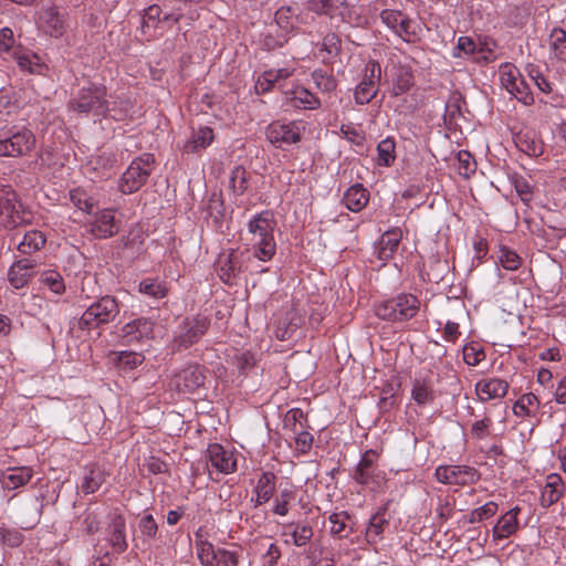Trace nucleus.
<instances>
[{
	"mask_svg": "<svg viewBox=\"0 0 566 566\" xmlns=\"http://www.w3.org/2000/svg\"><path fill=\"white\" fill-rule=\"evenodd\" d=\"M275 228L276 220L274 214L270 211L260 212L254 216L248 224L253 255L262 262L270 261L276 252V242L274 239Z\"/></svg>",
	"mask_w": 566,
	"mask_h": 566,
	"instance_id": "obj_1",
	"label": "nucleus"
},
{
	"mask_svg": "<svg viewBox=\"0 0 566 566\" xmlns=\"http://www.w3.org/2000/svg\"><path fill=\"white\" fill-rule=\"evenodd\" d=\"M421 302L413 294L401 293L390 300L380 302L375 307V314L386 321L405 322L415 317Z\"/></svg>",
	"mask_w": 566,
	"mask_h": 566,
	"instance_id": "obj_2",
	"label": "nucleus"
},
{
	"mask_svg": "<svg viewBox=\"0 0 566 566\" xmlns=\"http://www.w3.org/2000/svg\"><path fill=\"white\" fill-rule=\"evenodd\" d=\"M70 107L77 113L104 115L108 111L106 87L93 83L83 86L70 101Z\"/></svg>",
	"mask_w": 566,
	"mask_h": 566,
	"instance_id": "obj_3",
	"label": "nucleus"
},
{
	"mask_svg": "<svg viewBox=\"0 0 566 566\" xmlns=\"http://www.w3.org/2000/svg\"><path fill=\"white\" fill-rule=\"evenodd\" d=\"M32 219V212L17 199L11 189L3 188L0 190V224L13 229L31 223Z\"/></svg>",
	"mask_w": 566,
	"mask_h": 566,
	"instance_id": "obj_4",
	"label": "nucleus"
},
{
	"mask_svg": "<svg viewBox=\"0 0 566 566\" xmlns=\"http://www.w3.org/2000/svg\"><path fill=\"white\" fill-rule=\"evenodd\" d=\"M154 165L155 157L153 154H143L135 158L119 179V191L125 195L137 191L149 178Z\"/></svg>",
	"mask_w": 566,
	"mask_h": 566,
	"instance_id": "obj_5",
	"label": "nucleus"
},
{
	"mask_svg": "<svg viewBox=\"0 0 566 566\" xmlns=\"http://www.w3.org/2000/svg\"><path fill=\"white\" fill-rule=\"evenodd\" d=\"M34 146L35 136L25 127H11L0 134V156H25Z\"/></svg>",
	"mask_w": 566,
	"mask_h": 566,
	"instance_id": "obj_6",
	"label": "nucleus"
},
{
	"mask_svg": "<svg viewBox=\"0 0 566 566\" xmlns=\"http://www.w3.org/2000/svg\"><path fill=\"white\" fill-rule=\"evenodd\" d=\"M119 305L115 297L106 295L90 305L82 314L78 325L81 328H95L107 324L118 315Z\"/></svg>",
	"mask_w": 566,
	"mask_h": 566,
	"instance_id": "obj_7",
	"label": "nucleus"
},
{
	"mask_svg": "<svg viewBox=\"0 0 566 566\" xmlns=\"http://www.w3.org/2000/svg\"><path fill=\"white\" fill-rule=\"evenodd\" d=\"M210 321L202 315L187 317L178 327L172 340L174 350L187 349L196 344L208 331Z\"/></svg>",
	"mask_w": 566,
	"mask_h": 566,
	"instance_id": "obj_8",
	"label": "nucleus"
},
{
	"mask_svg": "<svg viewBox=\"0 0 566 566\" xmlns=\"http://www.w3.org/2000/svg\"><path fill=\"white\" fill-rule=\"evenodd\" d=\"M381 67L377 61H369L365 66L364 77L354 92L355 102L368 104L378 93Z\"/></svg>",
	"mask_w": 566,
	"mask_h": 566,
	"instance_id": "obj_9",
	"label": "nucleus"
},
{
	"mask_svg": "<svg viewBox=\"0 0 566 566\" xmlns=\"http://www.w3.org/2000/svg\"><path fill=\"white\" fill-rule=\"evenodd\" d=\"M434 476L440 483L463 486L476 483L481 474L475 468L469 465H439Z\"/></svg>",
	"mask_w": 566,
	"mask_h": 566,
	"instance_id": "obj_10",
	"label": "nucleus"
},
{
	"mask_svg": "<svg viewBox=\"0 0 566 566\" xmlns=\"http://www.w3.org/2000/svg\"><path fill=\"white\" fill-rule=\"evenodd\" d=\"M381 22L406 42L416 36L415 23L399 10L385 9L380 12Z\"/></svg>",
	"mask_w": 566,
	"mask_h": 566,
	"instance_id": "obj_11",
	"label": "nucleus"
},
{
	"mask_svg": "<svg viewBox=\"0 0 566 566\" xmlns=\"http://www.w3.org/2000/svg\"><path fill=\"white\" fill-rule=\"evenodd\" d=\"M205 380L203 368L199 365H189L174 375L170 387L180 392L190 394L199 389Z\"/></svg>",
	"mask_w": 566,
	"mask_h": 566,
	"instance_id": "obj_12",
	"label": "nucleus"
},
{
	"mask_svg": "<svg viewBox=\"0 0 566 566\" xmlns=\"http://www.w3.org/2000/svg\"><path fill=\"white\" fill-rule=\"evenodd\" d=\"M265 137L272 145L282 147L283 145L298 143L301 140V133L295 123H282L276 120L266 127Z\"/></svg>",
	"mask_w": 566,
	"mask_h": 566,
	"instance_id": "obj_13",
	"label": "nucleus"
},
{
	"mask_svg": "<svg viewBox=\"0 0 566 566\" xmlns=\"http://www.w3.org/2000/svg\"><path fill=\"white\" fill-rule=\"evenodd\" d=\"M155 323L148 317L135 318L122 327V339L125 345L143 343L153 338Z\"/></svg>",
	"mask_w": 566,
	"mask_h": 566,
	"instance_id": "obj_14",
	"label": "nucleus"
},
{
	"mask_svg": "<svg viewBox=\"0 0 566 566\" xmlns=\"http://www.w3.org/2000/svg\"><path fill=\"white\" fill-rule=\"evenodd\" d=\"M207 458L210 467L222 474H230L237 470V457L233 451L224 449L219 443L209 444Z\"/></svg>",
	"mask_w": 566,
	"mask_h": 566,
	"instance_id": "obj_15",
	"label": "nucleus"
},
{
	"mask_svg": "<svg viewBox=\"0 0 566 566\" xmlns=\"http://www.w3.org/2000/svg\"><path fill=\"white\" fill-rule=\"evenodd\" d=\"M510 385L501 378H484L475 384L474 391L481 402L502 399L509 392Z\"/></svg>",
	"mask_w": 566,
	"mask_h": 566,
	"instance_id": "obj_16",
	"label": "nucleus"
},
{
	"mask_svg": "<svg viewBox=\"0 0 566 566\" xmlns=\"http://www.w3.org/2000/svg\"><path fill=\"white\" fill-rule=\"evenodd\" d=\"M377 458L378 454L374 450H367L363 454L353 474V478L357 483L367 485L371 482H376L380 475V471L376 465Z\"/></svg>",
	"mask_w": 566,
	"mask_h": 566,
	"instance_id": "obj_17",
	"label": "nucleus"
},
{
	"mask_svg": "<svg viewBox=\"0 0 566 566\" xmlns=\"http://www.w3.org/2000/svg\"><path fill=\"white\" fill-rule=\"evenodd\" d=\"M92 233L99 239H106L115 235L119 231V223L116 220L115 211L103 209L95 214L91 223Z\"/></svg>",
	"mask_w": 566,
	"mask_h": 566,
	"instance_id": "obj_18",
	"label": "nucleus"
},
{
	"mask_svg": "<svg viewBox=\"0 0 566 566\" xmlns=\"http://www.w3.org/2000/svg\"><path fill=\"white\" fill-rule=\"evenodd\" d=\"M38 265L35 259L22 258L15 261L9 269L8 280L14 289L24 287L34 273Z\"/></svg>",
	"mask_w": 566,
	"mask_h": 566,
	"instance_id": "obj_19",
	"label": "nucleus"
},
{
	"mask_svg": "<svg viewBox=\"0 0 566 566\" xmlns=\"http://www.w3.org/2000/svg\"><path fill=\"white\" fill-rule=\"evenodd\" d=\"M214 139L212 128L208 126H199L192 129L190 137L181 146V150L186 154H197L205 150Z\"/></svg>",
	"mask_w": 566,
	"mask_h": 566,
	"instance_id": "obj_20",
	"label": "nucleus"
},
{
	"mask_svg": "<svg viewBox=\"0 0 566 566\" xmlns=\"http://www.w3.org/2000/svg\"><path fill=\"white\" fill-rule=\"evenodd\" d=\"M108 542L113 549L118 554L124 553L127 549L126 521L118 513H114L111 518L108 525Z\"/></svg>",
	"mask_w": 566,
	"mask_h": 566,
	"instance_id": "obj_21",
	"label": "nucleus"
},
{
	"mask_svg": "<svg viewBox=\"0 0 566 566\" xmlns=\"http://www.w3.org/2000/svg\"><path fill=\"white\" fill-rule=\"evenodd\" d=\"M40 27L53 38H60L65 32L64 18L54 7L45 8L39 18Z\"/></svg>",
	"mask_w": 566,
	"mask_h": 566,
	"instance_id": "obj_22",
	"label": "nucleus"
},
{
	"mask_svg": "<svg viewBox=\"0 0 566 566\" xmlns=\"http://www.w3.org/2000/svg\"><path fill=\"white\" fill-rule=\"evenodd\" d=\"M108 473L98 464H93L84 469L80 490L84 494L95 493L107 480Z\"/></svg>",
	"mask_w": 566,
	"mask_h": 566,
	"instance_id": "obj_23",
	"label": "nucleus"
},
{
	"mask_svg": "<svg viewBox=\"0 0 566 566\" xmlns=\"http://www.w3.org/2000/svg\"><path fill=\"white\" fill-rule=\"evenodd\" d=\"M402 238V231L400 228H394L387 230L380 238L376 248V253L379 260H390L398 249L399 242Z\"/></svg>",
	"mask_w": 566,
	"mask_h": 566,
	"instance_id": "obj_24",
	"label": "nucleus"
},
{
	"mask_svg": "<svg viewBox=\"0 0 566 566\" xmlns=\"http://www.w3.org/2000/svg\"><path fill=\"white\" fill-rule=\"evenodd\" d=\"M520 507L515 506L500 517V520L493 527V537L495 539L507 538L517 531V515L520 514Z\"/></svg>",
	"mask_w": 566,
	"mask_h": 566,
	"instance_id": "obj_25",
	"label": "nucleus"
},
{
	"mask_svg": "<svg viewBox=\"0 0 566 566\" xmlns=\"http://www.w3.org/2000/svg\"><path fill=\"white\" fill-rule=\"evenodd\" d=\"M33 476V470L29 467L8 468L1 476L4 489L15 490L25 485Z\"/></svg>",
	"mask_w": 566,
	"mask_h": 566,
	"instance_id": "obj_26",
	"label": "nucleus"
},
{
	"mask_svg": "<svg viewBox=\"0 0 566 566\" xmlns=\"http://www.w3.org/2000/svg\"><path fill=\"white\" fill-rule=\"evenodd\" d=\"M292 105L303 109H318L322 105L319 98L303 86H296L291 92L285 93Z\"/></svg>",
	"mask_w": 566,
	"mask_h": 566,
	"instance_id": "obj_27",
	"label": "nucleus"
},
{
	"mask_svg": "<svg viewBox=\"0 0 566 566\" xmlns=\"http://www.w3.org/2000/svg\"><path fill=\"white\" fill-rule=\"evenodd\" d=\"M276 476L272 472H263L253 490L255 497H252L255 506H260L271 500L275 492Z\"/></svg>",
	"mask_w": 566,
	"mask_h": 566,
	"instance_id": "obj_28",
	"label": "nucleus"
},
{
	"mask_svg": "<svg viewBox=\"0 0 566 566\" xmlns=\"http://www.w3.org/2000/svg\"><path fill=\"white\" fill-rule=\"evenodd\" d=\"M518 149L532 157H538L544 151V145L535 132H520L515 137Z\"/></svg>",
	"mask_w": 566,
	"mask_h": 566,
	"instance_id": "obj_29",
	"label": "nucleus"
},
{
	"mask_svg": "<svg viewBox=\"0 0 566 566\" xmlns=\"http://www.w3.org/2000/svg\"><path fill=\"white\" fill-rule=\"evenodd\" d=\"M563 494V480L558 474H549L546 484L542 491L541 504L549 507L555 504Z\"/></svg>",
	"mask_w": 566,
	"mask_h": 566,
	"instance_id": "obj_30",
	"label": "nucleus"
},
{
	"mask_svg": "<svg viewBox=\"0 0 566 566\" xmlns=\"http://www.w3.org/2000/svg\"><path fill=\"white\" fill-rule=\"evenodd\" d=\"M14 60L22 72L29 74H43L48 69L41 57L31 52H14Z\"/></svg>",
	"mask_w": 566,
	"mask_h": 566,
	"instance_id": "obj_31",
	"label": "nucleus"
},
{
	"mask_svg": "<svg viewBox=\"0 0 566 566\" xmlns=\"http://www.w3.org/2000/svg\"><path fill=\"white\" fill-rule=\"evenodd\" d=\"M347 209L358 212L366 207L369 201V192L361 185H354L347 189L343 198Z\"/></svg>",
	"mask_w": 566,
	"mask_h": 566,
	"instance_id": "obj_32",
	"label": "nucleus"
},
{
	"mask_svg": "<svg viewBox=\"0 0 566 566\" xmlns=\"http://www.w3.org/2000/svg\"><path fill=\"white\" fill-rule=\"evenodd\" d=\"M541 401L533 392L522 395L513 406L517 417H535L538 413Z\"/></svg>",
	"mask_w": 566,
	"mask_h": 566,
	"instance_id": "obj_33",
	"label": "nucleus"
},
{
	"mask_svg": "<svg viewBox=\"0 0 566 566\" xmlns=\"http://www.w3.org/2000/svg\"><path fill=\"white\" fill-rule=\"evenodd\" d=\"M411 397L420 406L431 403L434 399L431 380L426 378H416L411 389Z\"/></svg>",
	"mask_w": 566,
	"mask_h": 566,
	"instance_id": "obj_34",
	"label": "nucleus"
},
{
	"mask_svg": "<svg viewBox=\"0 0 566 566\" xmlns=\"http://www.w3.org/2000/svg\"><path fill=\"white\" fill-rule=\"evenodd\" d=\"M45 235L38 230L28 231L18 244V251L22 254H32L41 250L45 244Z\"/></svg>",
	"mask_w": 566,
	"mask_h": 566,
	"instance_id": "obj_35",
	"label": "nucleus"
},
{
	"mask_svg": "<svg viewBox=\"0 0 566 566\" xmlns=\"http://www.w3.org/2000/svg\"><path fill=\"white\" fill-rule=\"evenodd\" d=\"M311 77L315 87L324 95H331L337 87V81L332 73L322 69L314 70Z\"/></svg>",
	"mask_w": 566,
	"mask_h": 566,
	"instance_id": "obj_36",
	"label": "nucleus"
},
{
	"mask_svg": "<svg viewBox=\"0 0 566 566\" xmlns=\"http://www.w3.org/2000/svg\"><path fill=\"white\" fill-rule=\"evenodd\" d=\"M40 284L55 295H62L65 292V283L60 272L46 270L40 274Z\"/></svg>",
	"mask_w": 566,
	"mask_h": 566,
	"instance_id": "obj_37",
	"label": "nucleus"
},
{
	"mask_svg": "<svg viewBox=\"0 0 566 566\" xmlns=\"http://www.w3.org/2000/svg\"><path fill=\"white\" fill-rule=\"evenodd\" d=\"M551 54L558 61H566V32L563 29H554L549 35Z\"/></svg>",
	"mask_w": 566,
	"mask_h": 566,
	"instance_id": "obj_38",
	"label": "nucleus"
},
{
	"mask_svg": "<svg viewBox=\"0 0 566 566\" xmlns=\"http://www.w3.org/2000/svg\"><path fill=\"white\" fill-rule=\"evenodd\" d=\"M377 164L390 166L396 159V144L392 138H385L377 145Z\"/></svg>",
	"mask_w": 566,
	"mask_h": 566,
	"instance_id": "obj_39",
	"label": "nucleus"
},
{
	"mask_svg": "<svg viewBox=\"0 0 566 566\" xmlns=\"http://www.w3.org/2000/svg\"><path fill=\"white\" fill-rule=\"evenodd\" d=\"M296 10L297 8L295 7L286 6L281 7L275 12L276 24L285 32H289L295 28L297 22V17L295 13Z\"/></svg>",
	"mask_w": 566,
	"mask_h": 566,
	"instance_id": "obj_40",
	"label": "nucleus"
},
{
	"mask_svg": "<svg viewBox=\"0 0 566 566\" xmlns=\"http://www.w3.org/2000/svg\"><path fill=\"white\" fill-rule=\"evenodd\" d=\"M248 171L241 165L233 167L230 175V188L235 196H241L248 189Z\"/></svg>",
	"mask_w": 566,
	"mask_h": 566,
	"instance_id": "obj_41",
	"label": "nucleus"
},
{
	"mask_svg": "<svg viewBox=\"0 0 566 566\" xmlns=\"http://www.w3.org/2000/svg\"><path fill=\"white\" fill-rule=\"evenodd\" d=\"M70 200L81 211L91 213L95 207V200L81 188L72 189L70 191Z\"/></svg>",
	"mask_w": 566,
	"mask_h": 566,
	"instance_id": "obj_42",
	"label": "nucleus"
},
{
	"mask_svg": "<svg viewBox=\"0 0 566 566\" xmlns=\"http://www.w3.org/2000/svg\"><path fill=\"white\" fill-rule=\"evenodd\" d=\"M348 518L349 515L346 512L333 513L328 518L331 523V533L339 538L347 537L350 533V530H348L347 526Z\"/></svg>",
	"mask_w": 566,
	"mask_h": 566,
	"instance_id": "obj_43",
	"label": "nucleus"
},
{
	"mask_svg": "<svg viewBox=\"0 0 566 566\" xmlns=\"http://www.w3.org/2000/svg\"><path fill=\"white\" fill-rule=\"evenodd\" d=\"M196 554L202 566H217V549L210 542H199Z\"/></svg>",
	"mask_w": 566,
	"mask_h": 566,
	"instance_id": "obj_44",
	"label": "nucleus"
},
{
	"mask_svg": "<svg viewBox=\"0 0 566 566\" xmlns=\"http://www.w3.org/2000/svg\"><path fill=\"white\" fill-rule=\"evenodd\" d=\"M387 525L388 521L385 517V513L377 512L375 515H373L366 531L368 541L375 542L382 534Z\"/></svg>",
	"mask_w": 566,
	"mask_h": 566,
	"instance_id": "obj_45",
	"label": "nucleus"
},
{
	"mask_svg": "<svg viewBox=\"0 0 566 566\" xmlns=\"http://www.w3.org/2000/svg\"><path fill=\"white\" fill-rule=\"evenodd\" d=\"M139 292L155 298H161L166 295L165 284L155 279H146L139 283Z\"/></svg>",
	"mask_w": 566,
	"mask_h": 566,
	"instance_id": "obj_46",
	"label": "nucleus"
},
{
	"mask_svg": "<svg viewBox=\"0 0 566 566\" xmlns=\"http://www.w3.org/2000/svg\"><path fill=\"white\" fill-rule=\"evenodd\" d=\"M521 77L522 75L515 65L511 63H504L500 66V81L506 91L510 90V87H512L515 82H517V78Z\"/></svg>",
	"mask_w": 566,
	"mask_h": 566,
	"instance_id": "obj_47",
	"label": "nucleus"
},
{
	"mask_svg": "<svg viewBox=\"0 0 566 566\" xmlns=\"http://www.w3.org/2000/svg\"><path fill=\"white\" fill-rule=\"evenodd\" d=\"M499 262L503 269L516 271L522 263L520 255L506 247H502L499 251Z\"/></svg>",
	"mask_w": 566,
	"mask_h": 566,
	"instance_id": "obj_48",
	"label": "nucleus"
},
{
	"mask_svg": "<svg viewBox=\"0 0 566 566\" xmlns=\"http://www.w3.org/2000/svg\"><path fill=\"white\" fill-rule=\"evenodd\" d=\"M305 2L311 11L318 14H332L337 2L344 7L348 6L346 0H305Z\"/></svg>",
	"mask_w": 566,
	"mask_h": 566,
	"instance_id": "obj_49",
	"label": "nucleus"
},
{
	"mask_svg": "<svg viewBox=\"0 0 566 566\" xmlns=\"http://www.w3.org/2000/svg\"><path fill=\"white\" fill-rule=\"evenodd\" d=\"M507 92L524 105H531L534 102V97L523 77L517 78V82Z\"/></svg>",
	"mask_w": 566,
	"mask_h": 566,
	"instance_id": "obj_50",
	"label": "nucleus"
},
{
	"mask_svg": "<svg viewBox=\"0 0 566 566\" xmlns=\"http://www.w3.org/2000/svg\"><path fill=\"white\" fill-rule=\"evenodd\" d=\"M290 526H293L291 536L295 546H304L311 541L313 536L312 526L306 524H290Z\"/></svg>",
	"mask_w": 566,
	"mask_h": 566,
	"instance_id": "obj_51",
	"label": "nucleus"
},
{
	"mask_svg": "<svg viewBox=\"0 0 566 566\" xmlns=\"http://www.w3.org/2000/svg\"><path fill=\"white\" fill-rule=\"evenodd\" d=\"M161 9L157 4H151L144 10L142 29L144 33H147L151 27H156L161 22L160 20Z\"/></svg>",
	"mask_w": 566,
	"mask_h": 566,
	"instance_id": "obj_52",
	"label": "nucleus"
},
{
	"mask_svg": "<svg viewBox=\"0 0 566 566\" xmlns=\"http://www.w3.org/2000/svg\"><path fill=\"white\" fill-rule=\"evenodd\" d=\"M412 86V75L407 70H399V72L396 74L394 86H392V94L395 96L401 95L406 93L410 87Z\"/></svg>",
	"mask_w": 566,
	"mask_h": 566,
	"instance_id": "obj_53",
	"label": "nucleus"
},
{
	"mask_svg": "<svg viewBox=\"0 0 566 566\" xmlns=\"http://www.w3.org/2000/svg\"><path fill=\"white\" fill-rule=\"evenodd\" d=\"M458 164V170L461 176L468 178L475 172L476 163L470 153L464 150L459 151Z\"/></svg>",
	"mask_w": 566,
	"mask_h": 566,
	"instance_id": "obj_54",
	"label": "nucleus"
},
{
	"mask_svg": "<svg viewBox=\"0 0 566 566\" xmlns=\"http://www.w3.org/2000/svg\"><path fill=\"white\" fill-rule=\"evenodd\" d=\"M294 499V492L290 489H284L275 499L273 512L277 515L285 516L289 513V504Z\"/></svg>",
	"mask_w": 566,
	"mask_h": 566,
	"instance_id": "obj_55",
	"label": "nucleus"
},
{
	"mask_svg": "<svg viewBox=\"0 0 566 566\" xmlns=\"http://www.w3.org/2000/svg\"><path fill=\"white\" fill-rule=\"evenodd\" d=\"M340 48V40L335 33H328L324 36L322 42V51L326 52L323 60L334 57L338 54Z\"/></svg>",
	"mask_w": 566,
	"mask_h": 566,
	"instance_id": "obj_56",
	"label": "nucleus"
},
{
	"mask_svg": "<svg viewBox=\"0 0 566 566\" xmlns=\"http://www.w3.org/2000/svg\"><path fill=\"white\" fill-rule=\"evenodd\" d=\"M485 359V353L482 348L473 345H465L463 347V360L469 366H476Z\"/></svg>",
	"mask_w": 566,
	"mask_h": 566,
	"instance_id": "obj_57",
	"label": "nucleus"
},
{
	"mask_svg": "<svg viewBox=\"0 0 566 566\" xmlns=\"http://www.w3.org/2000/svg\"><path fill=\"white\" fill-rule=\"evenodd\" d=\"M140 533L148 539L156 537L158 532V525L151 514L144 515L138 524Z\"/></svg>",
	"mask_w": 566,
	"mask_h": 566,
	"instance_id": "obj_58",
	"label": "nucleus"
},
{
	"mask_svg": "<svg viewBox=\"0 0 566 566\" xmlns=\"http://www.w3.org/2000/svg\"><path fill=\"white\" fill-rule=\"evenodd\" d=\"M295 433V449L302 454L308 453L314 442L313 436L304 429H301V431H296Z\"/></svg>",
	"mask_w": 566,
	"mask_h": 566,
	"instance_id": "obj_59",
	"label": "nucleus"
},
{
	"mask_svg": "<svg viewBox=\"0 0 566 566\" xmlns=\"http://www.w3.org/2000/svg\"><path fill=\"white\" fill-rule=\"evenodd\" d=\"M276 83L279 82L274 78V73L265 71L258 77L255 83V91L258 94H264L271 91Z\"/></svg>",
	"mask_w": 566,
	"mask_h": 566,
	"instance_id": "obj_60",
	"label": "nucleus"
},
{
	"mask_svg": "<svg viewBox=\"0 0 566 566\" xmlns=\"http://www.w3.org/2000/svg\"><path fill=\"white\" fill-rule=\"evenodd\" d=\"M454 56L472 55L476 53V43L470 36H460L457 42Z\"/></svg>",
	"mask_w": 566,
	"mask_h": 566,
	"instance_id": "obj_61",
	"label": "nucleus"
},
{
	"mask_svg": "<svg viewBox=\"0 0 566 566\" xmlns=\"http://www.w3.org/2000/svg\"><path fill=\"white\" fill-rule=\"evenodd\" d=\"M217 566H238L239 565V556L235 552L218 548L217 549Z\"/></svg>",
	"mask_w": 566,
	"mask_h": 566,
	"instance_id": "obj_62",
	"label": "nucleus"
},
{
	"mask_svg": "<svg viewBox=\"0 0 566 566\" xmlns=\"http://www.w3.org/2000/svg\"><path fill=\"white\" fill-rule=\"evenodd\" d=\"M305 418V415L302 409L300 408H292L289 410L285 415L284 421L287 427H291V429L296 432L297 428L296 424L300 423V428L304 429V426L302 424V420Z\"/></svg>",
	"mask_w": 566,
	"mask_h": 566,
	"instance_id": "obj_63",
	"label": "nucleus"
},
{
	"mask_svg": "<svg viewBox=\"0 0 566 566\" xmlns=\"http://www.w3.org/2000/svg\"><path fill=\"white\" fill-rule=\"evenodd\" d=\"M491 426H492V420L489 417H485L481 420L475 421L471 427L472 437L475 439H479V440L483 439L488 434Z\"/></svg>",
	"mask_w": 566,
	"mask_h": 566,
	"instance_id": "obj_64",
	"label": "nucleus"
}]
</instances>
